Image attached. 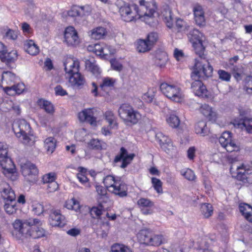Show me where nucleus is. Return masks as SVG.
Returning a JSON list of instances; mask_svg holds the SVG:
<instances>
[{
	"label": "nucleus",
	"mask_w": 252,
	"mask_h": 252,
	"mask_svg": "<svg viewBox=\"0 0 252 252\" xmlns=\"http://www.w3.org/2000/svg\"><path fill=\"white\" fill-rule=\"evenodd\" d=\"M110 63L111 67L114 70L120 71L122 69V65L116 59H112Z\"/></svg>",
	"instance_id": "e2e57ef3"
},
{
	"label": "nucleus",
	"mask_w": 252,
	"mask_h": 252,
	"mask_svg": "<svg viewBox=\"0 0 252 252\" xmlns=\"http://www.w3.org/2000/svg\"><path fill=\"white\" fill-rule=\"evenodd\" d=\"M24 50L31 55H35L39 52L37 46L32 40L26 41L24 45Z\"/></svg>",
	"instance_id": "bb28decb"
},
{
	"label": "nucleus",
	"mask_w": 252,
	"mask_h": 252,
	"mask_svg": "<svg viewBox=\"0 0 252 252\" xmlns=\"http://www.w3.org/2000/svg\"><path fill=\"white\" fill-rule=\"evenodd\" d=\"M18 32L8 29L5 33V36L9 39L15 40L18 37Z\"/></svg>",
	"instance_id": "680f3d73"
},
{
	"label": "nucleus",
	"mask_w": 252,
	"mask_h": 252,
	"mask_svg": "<svg viewBox=\"0 0 252 252\" xmlns=\"http://www.w3.org/2000/svg\"><path fill=\"white\" fill-rule=\"evenodd\" d=\"M89 148L93 150H99L102 149L101 142L97 139H92L88 143Z\"/></svg>",
	"instance_id": "c03bdc74"
},
{
	"label": "nucleus",
	"mask_w": 252,
	"mask_h": 252,
	"mask_svg": "<svg viewBox=\"0 0 252 252\" xmlns=\"http://www.w3.org/2000/svg\"><path fill=\"white\" fill-rule=\"evenodd\" d=\"M64 37L65 40L69 45H75L78 43L77 32L73 27H67L64 31Z\"/></svg>",
	"instance_id": "a211bd4d"
},
{
	"label": "nucleus",
	"mask_w": 252,
	"mask_h": 252,
	"mask_svg": "<svg viewBox=\"0 0 252 252\" xmlns=\"http://www.w3.org/2000/svg\"><path fill=\"white\" fill-rule=\"evenodd\" d=\"M218 74L219 79L221 81L225 82L230 81L231 79V75L228 72L224 70L220 69L218 71Z\"/></svg>",
	"instance_id": "09e8293b"
},
{
	"label": "nucleus",
	"mask_w": 252,
	"mask_h": 252,
	"mask_svg": "<svg viewBox=\"0 0 252 252\" xmlns=\"http://www.w3.org/2000/svg\"><path fill=\"white\" fill-rule=\"evenodd\" d=\"M195 131L197 134L204 136L207 132L206 122L203 121L198 122L195 126Z\"/></svg>",
	"instance_id": "e433bc0d"
},
{
	"label": "nucleus",
	"mask_w": 252,
	"mask_h": 252,
	"mask_svg": "<svg viewBox=\"0 0 252 252\" xmlns=\"http://www.w3.org/2000/svg\"><path fill=\"white\" fill-rule=\"evenodd\" d=\"M37 104L47 113L53 114L54 112V108L51 102L43 99H39L37 101Z\"/></svg>",
	"instance_id": "473e14b6"
},
{
	"label": "nucleus",
	"mask_w": 252,
	"mask_h": 252,
	"mask_svg": "<svg viewBox=\"0 0 252 252\" xmlns=\"http://www.w3.org/2000/svg\"><path fill=\"white\" fill-rule=\"evenodd\" d=\"M163 15L164 16V21L167 27L170 29L172 28L173 26L174 19L171 10L169 7L167 6L164 9L163 12Z\"/></svg>",
	"instance_id": "c85d7f7f"
},
{
	"label": "nucleus",
	"mask_w": 252,
	"mask_h": 252,
	"mask_svg": "<svg viewBox=\"0 0 252 252\" xmlns=\"http://www.w3.org/2000/svg\"><path fill=\"white\" fill-rule=\"evenodd\" d=\"M139 6L125 3L119 9L124 21L129 22L143 18L144 20L152 18L156 12L154 8H149V3L145 0H139Z\"/></svg>",
	"instance_id": "f257e3e1"
},
{
	"label": "nucleus",
	"mask_w": 252,
	"mask_h": 252,
	"mask_svg": "<svg viewBox=\"0 0 252 252\" xmlns=\"http://www.w3.org/2000/svg\"><path fill=\"white\" fill-rule=\"evenodd\" d=\"M78 118L81 122L86 121L91 125L96 124V118L94 116L93 109H86L78 114Z\"/></svg>",
	"instance_id": "6ab92c4d"
},
{
	"label": "nucleus",
	"mask_w": 252,
	"mask_h": 252,
	"mask_svg": "<svg viewBox=\"0 0 252 252\" xmlns=\"http://www.w3.org/2000/svg\"><path fill=\"white\" fill-rule=\"evenodd\" d=\"M167 60L166 53L164 52L157 51L155 56V63L160 67L164 66Z\"/></svg>",
	"instance_id": "cd10ccee"
},
{
	"label": "nucleus",
	"mask_w": 252,
	"mask_h": 252,
	"mask_svg": "<svg viewBox=\"0 0 252 252\" xmlns=\"http://www.w3.org/2000/svg\"><path fill=\"white\" fill-rule=\"evenodd\" d=\"M25 89V85L21 83H18L11 87H6L4 88V92L9 95H14L16 94H22Z\"/></svg>",
	"instance_id": "4be33fe9"
},
{
	"label": "nucleus",
	"mask_w": 252,
	"mask_h": 252,
	"mask_svg": "<svg viewBox=\"0 0 252 252\" xmlns=\"http://www.w3.org/2000/svg\"><path fill=\"white\" fill-rule=\"evenodd\" d=\"M106 120L109 123V126L114 128L115 126H117L116 123V118L114 116L113 113L111 111H107L104 114Z\"/></svg>",
	"instance_id": "4c0bfd02"
},
{
	"label": "nucleus",
	"mask_w": 252,
	"mask_h": 252,
	"mask_svg": "<svg viewBox=\"0 0 252 252\" xmlns=\"http://www.w3.org/2000/svg\"><path fill=\"white\" fill-rule=\"evenodd\" d=\"M86 68L91 72L93 74L97 75L100 71L98 66L96 64L94 58L86 59L85 62Z\"/></svg>",
	"instance_id": "393cba45"
},
{
	"label": "nucleus",
	"mask_w": 252,
	"mask_h": 252,
	"mask_svg": "<svg viewBox=\"0 0 252 252\" xmlns=\"http://www.w3.org/2000/svg\"><path fill=\"white\" fill-rule=\"evenodd\" d=\"M169 125L173 128H177L180 124V121L178 116L171 114L166 120Z\"/></svg>",
	"instance_id": "ea45409f"
},
{
	"label": "nucleus",
	"mask_w": 252,
	"mask_h": 252,
	"mask_svg": "<svg viewBox=\"0 0 252 252\" xmlns=\"http://www.w3.org/2000/svg\"><path fill=\"white\" fill-rule=\"evenodd\" d=\"M191 83V89L195 95L202 97H208V91L206 86L202 82V80L193 79Z\"/></svg>",
	"instance_id": "2eb2a0df"
},
{
	"label": "nucleus",
	"mask_w": 252,
	"mask_h": 252,
	"mask_svg": "<svg viewBox=\"0 0 252 252\" xmlns=\"http://www.w3.org/2000/svg\"><path fill=\"white\" fill-rule=\"evenodd\" d=\"M56 180L55 174L54 173H49L43 176L42 181L44 184L49 183Z\"/></svg>",
	"instance_id": "5fc2aeb1"
},
{
	"label": "nucleus",
	"mask_w": 252,
	"mask_h": 252,
	"mask_svg": "<svg viewBox=\"0 0 252 252\" xmlns=\"http://www.w3.org/2000/svg\"><path fill=\"white\" fill-rule=\"evenodd\" d=\"M204 39L205 37L202 33L197 30H194L190 39L196 54L198 55L201 60L205 59L204 54L205 47L203 44Z\"/></svg>",
	"instance_id": "6e6552de"
},
{
	"label": "nucleus",
	"mask_w": 252,
	"mask_h": 252,
	"mask_svg": "<svg viewBox=\"0 0 252 252\" xmlns=\"http://www.w3.org/2000/svg\"><path fill=\"white\" fill-rule=\"evenodd\" d=\"M15 135L25 145H31L34 142V137L31 131L30 124L25 120L15 121L12 125Z\"/></svg>",
	"instance_id": "20e7f679"
},
{
	"label": "nucleus",
	"mask_w": 252,
	"mask_h": 252,
	"mask_svg": "<svg viewBox=\"0 0 252 252\" xmlns=\"http://www.w3.org/2000/svg\"><path fill=\"white\" fill-rule=\"evenodd\" d=\"M152 184L154 189L156 190L158 193H162V183L158 179L155 177H152L151 178Z\"/></svg>",
	"instance_id": "79ce46f5"
},
{
	"label": "nucleus",
	"mask_w": 252,
	"mask_h": 252,
	"mask_svg": "<svg viewBox=\"0 0 252 252\" xmlns=\"http://www.w3.org/2000/svg\"><path fill=\"white\" fill-rule=\"evenodd\" d=\"M115 80L109 77H105L102 79V82L100 84V87L103 90L105 88L113 87Z\"/></svg>",
	"instance_id": "de8ad7c7"
},
{
	"label": "nucleus",
	"mask_w": 252,
	"mask_h": 252,
	"mask_svg": "<svg viewBox=\"0 0 252 252\" xmlns=\"http://www.w3.org/2000/svg\"><path fill=\"white\" fill-rule=\"evenodd\" d=\"M90 36L92 38L98 40L102 38L107 33L106 29L102 27H98L91 31Z\"/></svg>",
	"instance_id": "7c9ffc66"
},
{
	"label": "nucleus",
	"mask_w": 252,
	"mask_h": 252,
	"mask_svg": "<svg viewBox=\"0 0 252 252\" xmlns=\"http://www.w3.org/2000/svg\"><path fill=\"white\" fill-rule=\"evenodd\" d=\"M90 7L89 6H78V9L80 14L79 16L81 18L88 14L90 12Z\"/></svg>",
	"instance_id": "69168bd1"
},
{
	"label": "nucleus",
	"mask_w": 252,
	"mask_h": 252,
	"mask_svg": "<svg viewBox=\"0 0 252 252\" xmlns=\"http://www.w3.org/2000/svg\"><path fill=\"white\" fill-rule=\"evenodd\" d=\"M58 188V184L54 181L48 184L47 190L48 192H52L55 191Z\"/></svg>",
	"instance_id": "0e129e2a"
},
{
	"label": "nucleus",
	"mask_w": 252,
	"mask_h": 252,
	"mask_svg": "<svg viewBox=\"0 0 252 252\" xmlns=\"http://www.w3.org/2000/svg\"><path fill=\"white\" fill-rule=\"evenodd\" d=\"M0 59L1 62L8 64L16 60L17 53L15 51L7 53L6 50H0Z\"/></svg>",
	"instance_id": "412c9836"
},
{
	"label": "nucleus",
	"mask_w": 252,
	"mask_h": 252,
	"mask_svg": "<svg viewBox=\"0 0 252 252\" xmlns=\"http://www.w3.org/2000/svg\"><path fill=\"white\" fill-rule=\"evenodd\" d=\"M56 140L53 137L46 138L44 141V147L48 153H52L56 148Z\"/></svg>",
	"instance_id": "f704fd0d"
},
{
	"label": "nucleus",
	"mask_w": 252,
	"mask_h": 252,
	"mask_svg": "<svg viewBox=\"0 0 252 252\" xmlns=\"http://www.w3.org/2000/svg\"><path fill=\"white\" fill-rule=\"evenodd\" d=\"M64 70L69 77V82L74 89H80L84 86L85 80L79 73V62L77 60L69 59L64 63Z\"/></svg>",
	"instance_id": "7ed1b4c3"
},
{
	"label": "nucleus",
	"mask_w": 252,
	"mask_h": 252,
	"mask_svg": "<svg viewBox=\"0 0 252 252\" xmlns=\"http://www.w3.org/2000/svg\"><path fill=\"white\" fill-rule=\"evenodd\" d=\"M238 126L242 130H246L249 133H252V119L244 118L241 120L238 124Z\"/></svg>",
	"instance_id": "2f4dec72"
},
{
	"label": "nucleus",
	"mask_w": 252,
	"mask_h": 252,
	"mask_svg": "<svg viewBox=\"0 0 252 252\" xmlns=\"http://www.w3.org/2000/svg\"><path fill=\"white\" fill-rule=\"evenodd\" d=\"M1 195L5 201L4 208L6 212L9 215L16 213L17 207L14 191L8 185H6V187L4 188L1 191Z\"/></svg>",
	"instance_id": "423d86ee"
},
{
	"label": "nucleus",
	"mask_w": 252,
	"mask_h": 252,
	"mask_svg": "<svg viewBox=\"0 0 252 252\" xmlns=\"http://www.w3.org/2000/svg\"><path fill=\"white\" fill-rule=\"evenodd\" d=\"M240 212L245 218L252 222V207L246 203L241 204L239 206Z\"/></svg>",
	"instance_id": "b1692460"
},
{
	"label": "nucleus",
	"mask_w": 252,
	"mask_h": 252,
	"mask_svg": "<svg viewBox=\"0 0 252 252\" xmlns=\"http://www.w3.org/2000/svg\"><path fill=\"white\" fill-rule=\"evenodd\" d=\"M22 173L26 177L30 175L35 176L38 173L36 166L30 161H27L21 166Z\"/></svg>",
	"instance_id": "aec40b11"
},
{
	"label": "nucleus",
	"mask_w": 252,
	"mask_h": 252,
	"mask_svg": "<svg viewBox=\"0 0 252 252\" xmlns=\"http://www.w3.org/2000/svg\"><path fill=\"white\" fill-rule=\"evenodd\" d=\"M50 224L53 226L63 227L66 223L65 217L61 214L60 210H52L49 216Z\"/></svg>",
	"instance_id": "4468645a"
},
{
	"label": "nucleus",
	"mask_w": 252,
	"mask_h": 252,
	"mask_svg": "<svg viewBox=\"0 0 252 252\" xmlns=\"http://www.w3.org/2000/svg\"><path fill=\"white\" fill-rule=\"evenodd\" d=\"M79 14H80V12L78 11V6H76L72 7L71 9L68 11V15L69 17H75V20H76L77 18H81L79 16Z\"/></svg>",
	"instance_id": "bf43d9fd"
},
{
	"label": "nucleus",
	"mask_w": 252,
	"mask_h": 252,
	"mask_svg": "<svg viewBox=\"0 0 252 252\" xmlns=\"http://www.w3.org/2000/svg\"><path fill=\"white\" fill-rule=\"evenodd\" d=\"M8 148L6 144L0 142V158H3L7 157Z\"/></svg>",
	"instance_id": "13d9d810"
},
{
	"label": "nucleus",
	"mask_w": 252,
	"mask_h": 252,
	"mask_svg": "<svg viewBox=\"0 0 252 252\" xmlns=\"http://www.w3.org/2000/svg\"><path fill=\"white\" fill-rule=\"evenodd\" d=\"M55 91L57 95L64 96L67 94V92L64 90L61 86L58 85L55 88Z\"/></svg>",
	"instance_id": "774afa93"
},
{
	"label": "nucleus",
	"mask_w": 252,
	"mask_h": 252,
	"mask_svg": "<svg viewBox=\"0 0 252 252\" xmlns=\"http://www.w3.org/2000/svg\"><path fill=\"white\" fill-rule=\"evenodd\" d=\"M246 91L248 93H251L249 90L252 91V76H248L245 79Z\"/></svg>",
	"instance_id": "052dcab7"
},
{
	"label": "nucleus",
	"mask_w": 252,
	"mask_h": 252,
	"mask_svg": "<svg viewBox=\"0 0 252 252\" xmlns=\"http://www.w3.org/2000/svg\"><path fill=\"white\" fill-rule=\"evenodd\" d=\"M118 113L120 117L124 121L133 125L137 124L140 118V114L126 104H123L120 107Z\"/></svg>",
	"instance_id": "0eeeda50"
},
{
	"label": "nucleus",
	"mask_w": 252,
	"mask_h": 252,
	"mask_svg": "<svg viewBox=\"0 0 252 252\" xmlns=\"http://www.w3.org/2000/svg\"><path fill=\"white\" fill-rule=\"evenodd\" d=\"M32 211L34 214L39 216L42 214L44 211L43 204L41 203H35L32 205Z\"/></svg>",
	"instance_id": "3c124183"
},
{
	"label": "nucleus",
	"mask_w": 252,
	"mask_h": 252,
	"mask_svg": "<svg viewBox=\"0 0 252 252\" xmlns=\"http://www.w3.org/2000/svg\"><path fill=\"white\" fill-rule=\"evenodd\" d=\"M15 79V75L10 71H5L1 74L2 81H5L7 83L14 82Z\"/></svg>",
	"instance_id": "49530a36"
},
{
	"label": "nucleus",
	"mask_w": 252,
	"mask_h": 252,
	"mask_svg": "<svg viewBox=\"0 0 252 252\" xmlns=\"http://www.w3.org/2000/svg\"><path fill=\"white\" fill-rule=\"evenodd\" d=\"M150 243L148 246H158L162 243V236L159 235H153L150 238Z\"/></svg>",
	"instance_id": "a18cd8bd"
},
{
	"label": "nucleus",
	"mask_w": 252,
	"mask_h": 252,
	"mask_svg": "<svg viewBox=\"0 0 252 252\" xmlns=\"http://www.w3.org/2000/svg\"><path fill=\"white\" fill-rule=\"evenodd\" d=\"M181 174L189 181H194L196 176L194 172L190 169H183L180 171Z\"/></svg>",
	"instance_id": "a19ab883"
},
{
	"label": "nucleus",
	"mask_w": 252,
	"mask_h": 252,
	"mask_svg": "<svg viewBox=\"0 0 252 252\" xmlns=\"http://www.w3.org/2000/svg\"><path fill=\"white\" fill-rule=\"evenodd\" d=\"M160 89L162 93L171 100L177 102L181 100L182 93L177 86L163 83L160 84Z\"/></svg>",
	"instance_id": "1a4fd4ad"
},
{
	"label": "nucleus",
	"mask_w": 252,
	"mask_h": 252,
	"mask_svg": "<svg viewBox=\"0 0 252 252\" xmlns=\"http://www.w3.org/2000/svg\"><path fill=\"white\" fill-rule=\"evenodd\" d=\"M156 139L159 143L160 146H161V144H163V143H166L169 140H171L167 136L161 132H158L156 135Z\"/></svg>",
	"instance_id": "864d4df0"
},
{
	"label": "nucleus",
	"mask_w": 252,
	"mask_h": 252,
	"mask_svg": "<svg viewBox=\"0 0 252 252\" xmlns=\"http://www.w3.org/2000/svg\"><path fill=\"white\" fill-rule=\"evenodd\" d=\"M201 211L205 218H209L213 212L212 206L209 203H204L201 206Z\"/></svg>",
	"instance_id": "58836bf2"
},
{
	"label": "nucleus",
	"mask_w": 252,
	"mask_h": 252,
	"mask_svg": "<svg viewBox=\"0 0 252 252\" xmlns=\"http://www.w3.org/2000/svg\"><path fill=\"white\" fill-rule=\"evenodd\" d=\"M152 232L147 229L141 230L137 234V238L140 243L148 245L150 244V240L152 235Z\"/></svg>",
	"instance_id": "5701e85b"
},
{
	"label": "nucleus",
	"mask_w": 252,
	"mask_h": 252,
	"mask_svg": "<svg viewBox=\"0 0 252 252\" xmlns=\"http://www.w3.org/2000/svg\"><path fill=\"white\" fill-rule=\"evenodd\" d=\"M152 47L150 43L145 39H140L137 41L136 49L139 53H145L150 51Z\"/></svg>",
	"instance_id": "c756f323"
},
{
	"label": "nucleus",
	"mask_w": 252,
	"mask_h": 252,
	"mask_svg": "<svg viewBox=\"0 0 252 252\" xmlns=\"http://www.w3.org/2000/svg\"><path fill=\"white\" fill-rule=\"evenodd\" d=\"M160 147L164 152L168 154L173 150V146L171 140L163 143V144H161Z\"/></svg>",
	"instance_id": "4d7b16f0"
},
{
	"label": "nucleus",
	"mask_w": 252,
	"mask_h": 252,
	"mask_svg": "<svg viewBox=\"0 0 252 252\" xmlns=\"http://www.w3.org/2000/svg\"><path fill=\"white\" fill-rule=\"evenodd\" d=\"M112 252H132L127 247L119 244H115L111 247Z\"/></svg>",
	"instance_id": "37998d69"
},
{
	"label": "nucleus",
	"mask_w": 252,
	"mask_h": 252,
	"mask_svg": "<svg viewBox=\"0 0 252 252\" xmlns=\"http://www.w3.org/2000/svg\"><path fill=\"white\" fill-rule=\"evenodd\" d=\"M158 39V35L157 33L152 32L149 33L146 38V40L149 43H150V45L153 48L154 45L156 43L157 40Z\"/></svg>",
	"instance_id": "603ef678"
},
{
	"label": "nucleus",
	"mask_w": 252,
	"mask_h": 252,
	"mask_svg": "<svg viewBox=\"0 0 252 252\" xmlns=\"http://www.w3.org/2000/svg\"><path fill=\"white\" fill-rule=\"evenodd\" d=\"M219 141L221 146L228 152L237 151L239 150L238 146L232 139L231 132L229 131L223 132L219 138Z\"/></svg>",
	"instance_id": "9d476101"
},
{
	"label": "nucleus",
	"mask_w": 252,
	"mask_h": 252,
	"mask_svg": "<svg viewBox=\"0 0 252 252\" xmlns=\"http://www.w3.org/2000/svg\"><path fill=\"white\" fill-rule=\"evenodd\" d=\"M81 230L79 228H72L66 231V233L71 236L76 237L80 234Z\"/></svg>",
	"instance_id": "338daca9"
},
{
	"label": "nucleus",
	"mask_w": 252,
	"mask_h": 252,
	"mask_svg": "<svg viewBox=\"0 0 252 252\" xmlns=\"http://www.w3.org/2000/svg\"><path fill=\"white\" fill-rule=\"evenodd\" d=\"M41 221L37 219L16 220L13 223L14 229L25 238L37 239L45 236V230L41 227Z\"/></svg>",
	"instance_id": "f03ea898"
},
{
	"label": "nucleus",
	"mask_w": 252,
	"mask_h": 252,
	"mask_svg": "<svg viewBox=\"0 0 252 252\" xmlns=\"http://www.w3.org/2000/svg\"><path fill=\"white\" fill-rule=\"evenodd\" d=\"M193 11L196 24L200 27H204L206 25V20L202 6L196 4L193 8Z\"/></svg>",
	"instance_id": "dca6fc26"
},
{
	"label": "nucleus",
	"mask_w": 252,
	"mask_h": 252,
	"mask_svg": "<svg viewBox=\"0 0 252 252\" xmlns=\"http://www.w3.org/2000/svg\"><path fill=\"white\" fill-rule=\"evenodd\" d=\"M119 179H120V178H115L112 175H107L104 178L103 183L107 189H111L113 188L116 182H118Z\"/></svg>",
	"instance_id": "c9c22d12"
},
{
	"label": "nucleus",
	"mask_w": 252,
	"mask_h": 252,
	"mask_svg": "<svg viewBox=\"0 0 252 252\" xmlns=\"http://www.w3.org/2000/svg\"><path fill=\"white\" fill-rule=\"evenodd\" d=\"M137 204L140 207H151L154 206V203L150 199L145 198H141L137 201Z\"/></svg>",
	"instance_id": "8fccbe9b"
},
{
	"label": "nucleus",
	"mask_w": 252,
	"mask_h": 252,
	"mask_svg": "<svg viewBox=\"0 0 252 252\" xmlns=\"http://www.w3.org/2000/svg\"><path fill=\"white\" fill-rule=\"evenodd\" d=\"M77 177L79 181L83 184H84L86 187L90 188L91 186L88 182V178L82 173H79L77 174Z\"/></svg>",
	"instance_id": "6e6d98bb"
},
{
	"label": "nucleus",
	"mask_w": 252,
	"mask_h": 252,
	"mask_svg": "<svg viewBox=\"0 0 252 252\" xmlns=\"http://www.w3.org/2000/svg\"><path fill=\"white\" fill-rule=\"evenodd\" d=\"M109 53L108 47L104 44H94V53L97 56H105Z\"/></svg>",
	"instance_id": "72a5a7b5"
},
{
	"label": "nucleus",
	"mask_w": 252,
	"mask_h": 252,
	"mask_svg": "<svg viewBox=\"0 0 252 252\" xmlns=\"http://www.w3.org/2000/svg\"><path fill=\"white\" fill-rule=\"evenodd\" d=\"M135 157L134 154H128L127 150L124 147H121L119 154L115 157L114 162L117 163L122 161L120 165L121 168H125L129 164Z\"/></svg>",
	"instance_id": "9b49d317"
},
{
	"label": "nucleus",
	"mask_w": 252,
	"mask_h": 252,
	"mask_svg": "<svg viewBox=\"0 0 252 252\" xmlns=\"http://www.w3.org/2000/svg\"><path fill=\"white\" fill-rule=\"evenodd\" d=\"M109 190L120 197H124L127 195V187L123 181H121V178L119 179L118 182L114 184L112 189H109Z\"/></svg>",
	"instance_id": "f3484780"
},
{
	"label": "nucleus",
	"mask_w": 252,
	"mask_h": 252,
	"mask_svg": "<svg viewBox=\"0 0 252 252\" xmlns=\"http://www.w3.org/2000/svg\"><path fill=\"white\" fill-rule=\"evenodd\" d=\"M0 165L3 170V173L6 176L8 177L16 172L15 166L11 158L8 156L3 158H0Z\"/></svg>",
	"instance_id": "ddd939ff"
},
{
	"label": "nucleus",
	"mask_w": 252,
	"mask_h": 252,
	"mask_svg": "<svg viewBox=\"0 0 252 252\" xmlns=\"http://www.w3.org/2000/svg\"><path fill=\"white\" fill-rule=\"evenodd\" d=\"M195 59L194 68L191 74L192 79L206 80L212 76L213 68L208 61Z\"/></svg>",
	"instance_id": "39448f33"
},
{
	"label": "nucleus",
	"mask_w": 252,
	"mask_h": 252,
	"mask_svg": "<svg viewBox=\"0 0 252 252\" xmlns=\"http://www.w3.org/2000/svg\"><path fill=\"white\" fill-rule=\"evenodd\" d=\"M200 111L210 121H215L216 120V113L213 111L212 107L209 105L206 104L202 105L200 107Z\"/></svg>",
	"instance_id": "a878e982"
},
{
	"label": "nucleus",
	"mask_w": 252,
	"mask_h": 252,
	"mask_svg": "<svg viewBox=\"0 0 252 252\" xmlns=\"http://www.w3.org/2000/svg\"><path fill=\"white\" fill-rule=\"evenodd\" d=\"M237 179L246 186L252 184V169L244 168V166L237 167Z\"/></svg>",
	"instance_id": "f8f14e48"
}]
</instances>
